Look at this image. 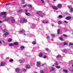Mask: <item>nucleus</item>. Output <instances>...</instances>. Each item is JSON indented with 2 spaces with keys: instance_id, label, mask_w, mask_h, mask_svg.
<instances>
[{
  "instance_id": "obj_28",
  "label": "nucleus",
  "mask_w": 73,
  "mask_h": 73,
  "mask_svg": "<svg viewBox=\"0 0 73 73\" xmlns=\"http://www.w3.org/2000/svg\"><path fill=\"white\" fill-rule=\"evenodd\" d=\"M63 51L64 52V53H67V50H66V49H64L63 50Z\"/></svg>"
},
{
  "instance_id": "obj_63",
  "label": "nucleus",
  "mask_w": 73,
  "mask_h": 73,
  "mask_svg": "<svg viewBox=\"0 0 73 73\" xmlns=\"http://www.w3.org/2000/svg\"><path fill=\"white\" fill-rule=\"evenodd\" d=\"M2 22L1 21H0V23H2Z\"/></svg>"
},
{
  "instance_id": "obj_13",
  "label": "nucleus",
  "mask_w": 73,
  "mask_h": 73,
  "mask_svg": "<svg viewBox=\"0 0 73 73\" xmlns=\"http://www.w3.org/2000/svg\"><path fill=\"white\" fill-rule=\"evenodd\" d=\"M10 20V19L9 18H6L5 19L4 21H9V20Z\"/></svg>"
},
{
  "instance_id": "obj_56",
  "label": "nucleus",
  "mask_w": 73,
  "mask_h": 73,
  "mask_svg": "<svg viewBox=\"0 0 73 73\" xmlns=\"http://www.w3.org/2000/svg\"><path fill=\"white\" fill-rule=\"evenodd\" d=\"M44 65H45V64H43L42 65V66L43 67L44 66Z\"/></svg>"
},
{
  "instance_id": "obj_46",
  "label": "nucleus",
  "mask_w": 73,
  "mask_h": 73,
  "mask_svg": "<svg viewBox=\"0 0 73 73\" xmlns=\"http://www.w3.org/2000/svg\"><path fill=\"white\" fill-rule=\"evenodd\" d=\"M69 44L70 45H73V44L72 43V42H70L69 43Z\"/></svg>"
},
{
  "instance_id": "obj_14",
  "label": "nucleus",
  "mask_w": 73,
  "mask_h": 73,
  "mask_svg": "<svg viewBox=\"0 0 73 73\" xmlns=\"http://www.w3.org/2000/svg\"><path fill=\"white\" fill-rule=\"evenodd\" d=\"M23 21L24 23H27V20L25 18L23 19Z\"/></svg>"
},
{
  "instance_id": "obj_20",
  "label": "nucleus",
  "mask_w": 73,
  "mask_h": 73,
  "mask_svg": "<svg viewBox=\"0 0 73 73\" xmlns=\"http://www.w3.org/2000/svg\"><path fill=\"white\" fill-rule=\"evenodd\" d=\"M9 45L10 46H12L14 45V44L12 43H10L9 44Z\"/></svg>"
},
{
  "instance_id": "obj_42",
  "label": "nucleus",
  "mask_w": 73,
  "mask_h": 73,
  "mask_svg": "<svg viewBox=\"0 0 73 73\" xmlns=\"http://www.w3.org/2000/svg\"><path fill=\"white\" fill-rule=\"evenodd\" d=\"M59 17H60V18H62V15H59Z\"/></svg>"
},
{
  "instance_id": "obj_29",
  "label": "nucleus",
  "mask_w": 73,
  "mask_h": 73,
  "mask_svg": "<svg viewBox=\"0 0 73 73\" xmlns=\"http://www.w3.org/2000/svg\"><path fill=\"white\" fill-rule=\"evenodd\" d=\"M61 24H62V22L61 21H59L58 22V24H59V25Z\"/></svg>"
},
{
  "instance_id": "obj_45",
  "label": "nucleus",
  "mask_w": 73,
  "mask_h": 73,
  "mask_svg": "<svg viewBox=\"0 0 73 73\" xmlns=\"http://www.w3.org/2000/svg\"><path fill=\"white\" fill-rule=\"evenodd\" d=\"M67 42H64V45H67Z\"/></svg>"
},
{
  "instance_id": "obj_54",
  "label": "nucleus",
  "mask_w": 73,
  "mask_h": 73,
  "mask_svg": "<svg viewBox=\"0 0 73 73\" xmlns=\"http://www.w3.org/2000/svg\"><path fill=\"white\" fill-rule=\"evenodd\" d=\"M25 62V61L24 60L22 61V63H24Z\"/></svg>"
},
{
  "instance_id": "obj_40",
  "label": "nucleus",
  "mask_w": 73,
  "mask_h": 73,
  "mask_svg": "<svg viewBox=\"0 0 73 73\" xmlns=\"http://www.w3.org/2000/svg\"><path fill=\"white\" fill-rule=\"evenodd\" d=\"M28 6H29L30 7V8H32V5H28Z\"/></svg>"
},
{
  "instance_id": "obj_39",
  "label": "nucleus",
  "mask_w": 73,
  "mask_h": 73,
  "mask_svg": "<svg viewBox=\"0 0 73 73\" xmlns=\"http://www.w3.org/2000/svg\"><path fill=\"white\" fill-rule=\"evenodd\" d=\"M45 50L46 51H47V52H48V51H49V49H48V48H46Z\"/></svg>"
},
{
  "instance_id": "obj_19",
  "label": "nucleus",
  "mask_w": 73,
  "mask_h": 73,
  "mask_svg": "<svg viewBox=\"0 0 73 73\" xmlns=\"http://www.w3.org/2000/svg\"><path fill=\"white\" fill-rule=\"evenodd\" d=\"M25 14L27 16H30L31 15V14L29 13H28L27 12H26L25 13Z\"/></svg>"
},
{
  "instance_id": "obj_6",
  "label": "nucleus",
  "mask_w": 73,
  "mask_h": 73,
  "mask_svg": "<svg viewBox=\"0 0 73 73\" xmlns=\"http://www.w3.org/2000/svg\"><path fill=\"white\" fill-rule=\"evenodd\" d=\"M52 8L54 9H55V10H57V8L56 7L54 6H53Z\"/></svg>"
},
{
  "instance_id": "obj_2",
  "label": "nucleus",
  "mask_w": 73,
  "mask_h": 73,
  "mask_svg": "<svg viewBox=\"0 0 73 73\" xmlns=\"http://www.w3.org/2000/svg\"><path fill=\"white\" fill-rule=\"evenodd\" d=\"M72 19V17L70 16H68V17H67L65 19L66 20H70Z\"/></svg>"
},
{
  "instance_id": "obj_22",
  "label": "nucleus",
  "mask_w": 73,
  "mask_h": 73,
  "mask_svg": "<svg viewBox=\"0 0 73 73\" xmlns=\"http://www.w3.org/2000/svg\"><path fill=\"white\" fill-rule=\"evenodd\" d=\"M8 31L6 29H5L3 31V32H4L5 33V32H8Z\"/></svg>"
},
{
  "instance_id": "obj_24",
  "label": "nucleus",
  "mask_w": 73,
  "mask_h": 73,
  "mask_svg": "<svg viewBox=\"0 0 73 73\" xmlns=\"http://www.w3.org/2000/svg\"><path fill=\"white\" fill-rule=\"evenodd\" d=\"M5 13H4L3 12H2L1 13V16H3V15H5Z\"/></svg>"
},
{
  "instance_id": "obj_31",
  "label": "nucleus",
  "mask_w": 73,
  "mask_h": 73,
  "mask_svg": "<svg viewBox=\"0 0 73 73\" xmlns=\"http://www.w3.org/2000/svg\"><path fill=\"white\" fill-rule=\"evenodd\" d=\"M59 39L61 41H62V40H63V38H62V37H60L59 38Z\"/></svg>"
},
{
  "instance_id": "obj_51",
  "label": "nucleus",
  "mask_w": 73,
  "mask_h": 73,
  "mask_svg": "<svg viewBox=\"0 0 73 73\" xmlns=\"http://www.w3.org/2000/svg\"><path fill=\"white\" fill-rule=\"evenodd\" d=\"M70 11H71V12H73V9L72 8H71L70 9Z\"/></svg>"
},
{
  "instance_id": "obj_58",
  "label": "nucleus",
  "mask_w": 73,
  "mask_h": 73,
  "mask_svg": "<svg viewBox=\"0 0 73 73\" xmlns=\"http://www.w3.org/2000/svg\"><path fill=\"white\" fill-rule=\"evenodd\" d=\"M64 23H68V22H67L66 21H64Z\"/></svg>"
},
{
  "instance_id": "obj_30",
  "label": "nucleus",
  "mask_w": 73,
  "mask_h": 73,
  "mask_svg": "<svg viewBox=\"0 0 73 73\" xmlns=\"http://www.w3.org/2000/svg\"><path fill=\"white\" fill-rule=\"evenodd\" d=\"M32 43L33 45H35V44H36V43L35 42V41H33Z\"/></svg>"
},
{
  "instance_id": "obj_61",
  "label": "nucleus",
  "mask_w": 73,
  "mask_h": 73,
  "mask_svg": "<svg viewBox=\"0 0 73 73\" xmlns=\"http://www.w3.org/2000/svg\"><path fill=\"white\" fill-rule=\"evenodd\" d=\"M25 12H28V10L26 9V10H25Z\"/></svg>"
},
{
  "instance_id": "obj_41",
  "label": "nucleus",
  "mask_w": 73,
  "mask_h": 73,
  "mask_svg": "<svg viewBox=\"0 0 73 73\" xmlns=\"http://www.w3.org/2000/svg\"><path fill=\"white\" fill-rule=\"evenodd\" d=\"M13 5H15V4H16V3L15 2H13L12 3Z\"/></svg>"
},
{
  "instance_id": "obj_52",
  "label": "nucleus",
  "mask_w": 73,
  "mask_h": 73,
  "mask_svg": "<svg viewBox=\"0 0 73 73\" xmlns=\"http://www.w3.org/2000/svg\"><path fill=\"white\" fill-rule=\"evenodd\" d=\"M27 5H24L23 6V7H27Z\"/></svg>"
},
{
  "instance_id": "obj_7",
  "label": "nucleus",
  "mask_w": 73,
  "mask_h": 73,
  "mask_svg": "<svg viewBox=\"0 0 73 73\" xmlns=\"http://www.w3.org/2000/svg\"><path fill=\"white\" fill-rule=\"evenodd\" d=\"M14 45H17L19 44V43L17 42H14L13 43Z\"/></svg>"
},
{
  "instance_id": "obj_17",
  "label": "nucleus",
  "mask_w": 73,
  "mask_h": 73,
  "mask_svg": "<svg viewBox=\"0 0 73 73\" xmlns=\"http://www.w3.org/2000/svg\"><path fill=\"white\" fill-rule=\"evenodd\" d=\"M59 57L61 58L62 57V56H61L60 55H58L56 56L57 58H59Z\"/></svg>"
},
{
  "instance_id": "obj_21",
  "label": "nucleus",
  "mask_w": 73,
  "mask_h": 73,
  "mask_svg": "<svg viewBox=\"0 0 73 73\" xmlns=\"http://www.w3.org/2000/svg\"><path fill=\"white\" fill-rule=\"evenodd\" d=\"M11 22L13 23H14L15 22V19H12V20H11Z\"/></svg>"
},
{
  "instance_id": "obj_53",
  "label": "nucleus",
  "mask_w": 73,
  "mask_h": 73,
  "mask_svg": "<svg viewBox=\"0 0 73 73\" xmlns=\"http://www.w3.org/2000/svg\"><path fill=\"white\" fill-rule=\"evenodd\" d=\"M48 23V21H46V22H44V23H45L46 24V23Z\"/></svg>"
},
{
  "instance_id": "obj_16",
  "label": "nucleus",
  "mask_w": 73,
  "mask_h": 73,
  "mask_svg": "<svg viewBox=\"0 0 73 73\" xmlns=\"http://www.w3.org/2000/svg\"><path fill=\"white\" fill-rule=\"evenodd\" d=\"M57 31L58 32L57 33L58 35H59L60 34V29H58L57 30Z\"/></svg>"
},
{
  "instance_id": "obj_8",
  "label": "nucleus",
  "mask_w": 73,
  "mask_h": 73,
  "mask_svg": "<svg viewBox=\"0 0 73 73\" xmlns=\"http://www.w3.org/2000/svg\"><path fill=\"white\" fill-rule=\"evenodd\" d=\"M15 72H17V73H19V68H17L15 70Z\"/></svg>"
},
{
  "instance_id": "obj_27",
  "label": "nucleus",
  "mask_w": 73,
  "mask_h": 73,
  "mask_svg": "<svg viewBox=\"0 0 73 73\" xmlns=\"http://www.w3.org/2000/svg\"><path fill=\"white\" fill-rule=\"evenodd\" d=\"M56 63H55L54 64H55V65H58V62H57V61H56Z\"/></svg>"
},
{
  "instance_id": "obj_4",
  "label": "nucleus",
  "mask_w": 73,
  "mask_h": 73,
  "mask_svg": "<svg viewBox=\"0 0 73 73\" xmlns=\"http://www.w3.org/2000/svg\"><path fill=\"white\" fill-rule=\"evenodd\" d=\"M58 8H61L62 7V5L61 4H58L57 7Z\"/></svg>"
},
{
  "instance_id": "obj_33",
  "label": "nucleus",
  "mask_w": 73,
  "mask_h": 73,
  "mask_svg": "<svg viewBox=\"0 0 73 73\" xmlns=\"http://www.w3.org/2000/svg\"><path fill=\"white\" fill-rule=\"evenodd\" d=\"M3 37H6L7 36V35L6 34H3Z\"/></svg>"
},
{
  "instance_id": "obj_38",
  "label": "nucleus",
  "mask_w": 73,
  "mask_h": 73,
  "mask_svg": "<svg viewBox=\"0 0 73 73\" xmlns=\"http://www.w3.org/2000/svg\"><path fill=\"white\" fill-rule=\"evenodd\" d=\"M20 22L21 24H23V23H24V21L23 20H21Z\"/></svg>"
},
{
  "instance_id": "obj_47",
  "label": "nucleus",
  "mask_w": 73,
  "mask_h": 73,
  "mask_svg": "<svg viewBox=\"0 0 73 73\" xmlns=\"http://www.w3.org/2000/svg\"><path fill=\"white\" fill-rule=\"evenodd\" d=\"M49 38H50V37L48 35L47 37V39H49Z\"/></svg>"
},
{
  "instance_id": "obj_36",
  "label": "nucleus",
  "mask_w": 73,
  "mask_h": 73,
  "mask_svg": "<svg viewBox=\"0 0 73 73\" xmlns=\"http://www.w3.org/2000/svg\"><path fill=\"white\" fill-rule=\"evenodd\" d=\"M24 1H25V0H22V4H24Z\"/></svg>"
},
{
  "instance_id": "obj_55",
  "label": "nucleus",
  "mask_w": 73,
  "mask_h": 73,
  "mask_svg": "<svg viewBox=\"0 0 73 73\" xmlns=\"http://www.w3.org/2000/svg\"><path fill=\"white\" fill-rule=\"evenodd\" d=\"M41 1H42V3H44V0H41Z\"/></svg>"
},
{
  "instance_id": "obj_11",
  "label": "nucleus",
  "mask_w": 73,
  "mask_h": 73,
  "mask_svg": "<svg viewBox=\"0 0 73 73\" xmlns=\"http://www.w3.org/2000/svg\"><path fill=\"white\" fill-rule=\"evenodd\" d=\"M43 54L42 52H41L39 54V56L40 57H41L42 56Z\"/></svg>"
},
{
  "instance_id": "obj_12",
  "label": "nucleus",
  "mask_w": 73,
  "mask_h": 73,
  "mask_svg": "<svg viewBox=\"0 0 73 73\" xmlns=\"http://www.w3.org/2000/svg\"><path fill=\"white\" fill-rule=\"evenodd\" d=\"M55 67L56 68H57V69H60L61 68V66H56Z\"/></svg>"
},
{
  "instance_id": "obj_34",
  "label": "nucleus",
  "mask_w": 73,
  "mask_h": 73,
  "mask_svg": "<svg viewBox=\"0 0 73 73\" xmlns=\"http://www.w3.org/2000/svg\"><path fill=\"white\" fill-rule=\"evenodd\" d=\"M52 70L53 71H54L55 70V68H54V67H52Z\"/></svg>"
},
{
  "instance_id": "obj_37",
  "label": "nucleus",
  "mask_w": 73,
  "mask_h": 73,
  "mask_svg": "<svg viewBox=\"0 0 73 73\" xmlns=\"http://www.w3.org/2000/svg\"><path fill=\"white\" fill-rule=\"evenodd\" d=\"M63 36H64V37H68V36H67V35L65 34H63Z\"/></svg>"
},
{
  "instance_id": "obj_26",
  "label": "nucleus",
  "mask_w": 73,
  "mask_h": 73,
  "mask_svg": "<svg viewBox=\"0 0 73 73\" xmlns=\"http://www.w3.org/2000/svg\"><path fill=\"white\" fill-rule=\"evenodd\" d=\"M12 39L10 38V39L8 40V42H11V41H12Z\"/></svg>"
},
{
  "instance_id": "obj_43",
  "label": "nucleus",
  "mask_w": 73,
  "mask_h": 73,
  "mask_svg": "<svg viewBox=\"0 0 73 73\" xmlns=\"http://www.w3.org/2000/svg\"><path fill=\"white\" fill-rule=\"evenodd\" d=\"M10 4H11V3H8L5 4V5H10Z\"/></svg>"
},
{
  "instance_id": "obj_3",
  "label": "nucleus",
  "mask_w": 73,
  "mask_h": 73,
  "mask_svg": "<svg viewBox=\"0 0 73 73\" xmlns=\"http://www.w3.org/2000/svg\"><path fill=\"white\" fill-rule=\"evenodd\" d=\"M5 65V63L3 62H2L0 64V66H3Z\"/></svg>"
},
{
  "instance_id": "obj_49",
  "label": "nucleus",
  "mask_w": 73,
  "mask_h": 73,
  "mask_svg": "<svg viewBox=\"0 0 73 73\" xmlns=\"http://www.w3.org/2000/svg\"><path fill=\"white\" fill-rule=\"evenodd\" d=\"M19 62H20V63H22V60H19Z\"/></svg>"
},
{
  "instance_id": "obj_48",
  "label": "nucleus",
  "mask_w": 73,
  "mask_h": 73,
  "mask_svg": "<svg viewBox=\"0 0 73 73\" xmlns=\"http://www.w3.org/2000/svg\"><path fill=\"white\" fill-rule=\"evenodd\" d=\"M47 57V56H44L43 57V58H46Z\"/></svg>"
},
{
  "instance_id": "obj_5",
  "label": "nucleus",
  "mask_w": 73,
  "mask_h": 73,
  "mask_svg": "<svg viewBox=\"0 0 73 73\" xmlns=\"http://www.w3.org/2000/svg\"><path fill=\"white\" fill-rule=\"evenodd\" d=\"M26 68L27 69H29L30 68V65L27 64L26 66Z\"/></svg>"
},
{
  "instance_id": "obj_9",
  "label": "nucleus",
  "mask_w": 73,
  "mask_h": 73,
  "mask_svg": "<svg viewBox=\"0 0 73 73\" xmlns=\"http://www.w3.org/2000/svg\"><path fill=\"white\" fill-rule=\"evenodd\" d=\"M23 12V11L21 9L19 10L18 11V12H19V13H22Z\"/></svg>"
},
{
  "instance_id": "obj_1",
  "label": "nucleus",
  "mask_w": 73,
  "mask_h": 73,
  "mask_svg": "<svg viewBox=\"0 0 73 73\" xmlns=\"http://www.w3.org/2000/svg\"><path fill=\"white\" fill-rule=\"evenodd\" d=\"M36 13L39 16H41V17H43V15H44V13L41 11H38L36 12Z\"/></svg>"
},
{
  "instance_id": "obj_18",
  "label": "nucleus",
  "mask_w": 73,
  "mask_h": 73,
  "mask_svg": "<svg viewBox=\"0 0 73 73\" xmlns=\"http://www.w3.org/2000/svg\"><path fill=\"white\" fill-rule=\"evenodd\" d=\"M20 32H21V33H24V32H25V31L23 30V29H21Z\"/></svg>"
},
{
  "instance_id": "obj_25",
  "label": "nucleus",
  "mask_w": 73,
  "mask_h": 73,
  "mask_svg": "<svg viewBox=\"0 0 73 73\" xmlns=\"http://www.w3.org/2000/svg\"><path fill=\"white\" fill-rule=\"evenodd\" d=\"M21 50H23L24 49V46H21Z\"/></svg>"
},
{
  "instance_id": "obj_10",
  "label": "nucleus",
  "mask_w": 73,
  "mask_h": 73,
  "mask_svg": "<svg viewBox=\"0 0 73 73\" xmlns=\"http://www.w3.org/2000/svg\"><path fill=\"white\" fill-rule=\"evenodd\" d=\"M37 64H36V65L37 66H40V63L38 62H37Z\"/></svg>"
},
{
  "instance_id": "obj_62",
  "label": "nucleus",
  "mask_w": 73,
  "mask_h": 73,
  "mask_svg": "<svg viewBox=\"0 0 73 73\" xmlns=\"http://www.w3.org/2000/svg\"><path fill=\"white\" fill-rule=\"evenodd\" d=\"M68 8H70V6H68Z\"/></svg>"
},
{
  "instance_id": "obj_59",
  "label": "nucleus",
  "mask_w": 73,
  "mask_h": 73,
  "mask_svg": "<svg viewBox=\"0 0 73 73\" xmlns=\"http://www.w3.org/2000/svg\"><path fill=\"white\" fill-rule=\"evenodd\" d=\"M6 34H7L6 35H8L9 34V33H8V32H7L6 33Z\"/></svg>"
},
{
  "instance_id": "obj_57",
  "label": "nucleus",
  "mask_w": 73,
  "mask_h": 73,
  "mask_svg": "<svg viewBox=\"0 0 73 73\" xmlns=\"http://www.w3.org/2000/svg\"><path fill=\"white\" fill-rule=\"evenodd\" d=\"M24 71L25 72H27V70H26L25 69H24Z\"/></svg>"
},
{
  "instance_id": "obj_60",
  "label": "nucleus",
  "mask_w": 73,
  "mask_h": 73,
  "mask_svg": "<svg viewBox=\"0 0 73 73\" xmlns=\"http://www.w3.org/2000/svg\"><path fill=\"white\" fill-rule=\"evenodd\" d=\"M10 18L11 19H14V18H13V17H10Z\"/></svg>"
},
{
  "instance_id": "obj_32",
  "label": "nucleus",
  "mask_w": 73,
  "mask_h": 73,
  "mask_svg": "<svg viewBox=\"0 0 73 73\" xmlns=\"http://www.w3.org/2000/svg\"><path fill=\"white\" fill-rule=\"evenodd\" d=\"M13 59H11L9 60V62H13Z\"/></svg>"
},
{
  "instance_id": "obj_50",
  "label": "nucleus",
  "mask_w": 73,
  "mask_h": 73,
  "mask_svg": "<svg viewBox=\"0 0 73 73\" xmlns=\"http://www.w3.org/2000/svg\"><path fill=\"white\" fill-rule=\"evenodd\" d=\"M52 36H53V37H55V36H54V34H52Z\"/></svg>"
},
{
  "instance_id": "obj_15",
  "label": "nucleus",
  "mask_w": 73,
  "mask_h": 73,
  "mask_svg": "<svg viewBox=\"0 0 73 73\" xmlns=\"http://www.w3.org/2000/svg\"><path fill=\"white\" fill-rule=\"evenodd\" d=\"M64 72H66V73H68V70H67L64 69L63 70Z\"/></svg>"
},
{
  "instance_id": "obj_64",
  "label": "nucleus",
  "mask_w": 73,
  "mask_h": 73,
  "mask_svg": "<svg viewBox=\"0 0 73 73\" xmlns=\"http://www.w3.org/2000/svg\"><path fill=\"white\" fill-rule=\"evenodd\" d=\"M42 23H45V22H44V21H42Z\"/></svg>"
},
{
  "instance_id": "obj_23",
  "label": "nucleus",
  "mask_w": 73,
  "mask_h": 73,
  "mask_svg": "<svg viewBox=\"0 0 73 73\" xmlns=\"http://www.w3.org/2000/svg\"><path fill=\"white\" fill-rule=\"evenodd\" d=\"M4 15V16H3V19H6V18H7V14H5L4 15Z\"/></svg>"
},
{
  "instance_id": "obj_35",
  "label": "nucleus",
  "mask_w": 73,
  "mask_h": 73,
  "mask_svg": "<svg viewBox=\"0 0 73 73\" xmlns=\"http://www.w3.org/2000/svg\"><path fill=\"white\" fill-rule=\"evenodd\" d=\"M34 63H31L30 64V65L31 66H33L34 65Z\"/></svg>"
},
{
  "instance_id": "obj_44",
  "label": "nucleus",
  "mask_w": 73,
  "mask_h": 73,
  "mask_svg": "<svg viewBox=\"0 0 73 73\" xmlns=\"http://www.w3.org/2000/svg\"><path fill=\"white\" fill-rule=\"evenodd\" d=\"M40 72L41 73H44V71L42 70H40Z\"/></svg>"
}]
</instances>
